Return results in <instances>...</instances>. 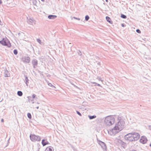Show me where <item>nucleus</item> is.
<instances>
[{
    "instance_id": "40",
    "label": "nucleus",
    "mask_w": 151,
    "mask_h": 151,
    "mask_svg": "<svg viewBox=\"0 0 151 151\" xmlns=\"http://www.w3.org/2000/svg\"><path fill=\"white\" fill-rule=\"evenodd\" d=\"M20 33H18V35H20Z\"/></svg>"
},
{
    "instance_id": "19",
    "label": "nucleus",
    "mask_w": 151,
    "mask_h": 151,
    "mask_svg": "<svg viewBox=\"0 0 151 151\" xmlns=\"http://www.w3.org/2000/svg\"><path fill=\"white\" fill-rule=\"evenodd\" d=\"M17 95L19 96H22V92L21 91H18L17 93Z\"/></svg>"
},
{
    "instance_id": "15",
    "label": "nucleus",
    "mask_w": 151,
    "mask_h": 151,
    "mask_svg": "<svg viewBox=\"0 0 151 151\" xmlns=\"http://www.w3.org/2000/svg\"><path fill=\"white\" fill-rule=\"evenodd\" d=\"M4 73V76L5 77H8L10 76V74L8 72L7 70H5Z\"/></svg>"
},
{
    "instance_id": "3",
    "label": "nucleus",
    "mask_w": 151,
    "mask_h": 151,
    "mask_svg": "<svg viewBox=\"0 0 151 151\" xmlns=\"http://www.w3.org/2000/svg\"><path fill=\"white\" fill-rule=\"evenodd\" d=\"M30 138L31 141L33 142L39 141L41 140V138L39 136L34 134H30Z\"/></svg>"
},
{
    "instance_id": "43",
    "label": "nucleus",
    "mask_w": 151,
    "mask_h": 151,
    "mask_svg": "<svg viewBox=\"0 0 151 151\" xmlns=\"http://www.w3.org/2000/svg\"><path fill=\"white\" fill-rule=\"evenodd\" d=\"M42 1H45V0H41Z\"/></svg>"
},
{
    "instance_id": "5",
    "label": "nucleus",
    "mask_w": 151,
    "mask_h": 151,
    "mask_svg": "<svg viewBox=\"0 0 151 151\" xmlns=\"http://www.w3.org/2000/svg\"><path fill=\"white\" fill-rule=\"evenodd\" d=\"M120 131H119L117 128H115V126L113 128L110 129L108 131V132L109 134H110L111 135H114L117 133L119 132Z\"/></svg>"
},
{
    "instance_id": "36",
    "label": "nucleus",
    "mask_w": 151,
    "mask_h": 151,
    "mask_svg": "<svg viewBox=\"0 0 151 151\" xmlns=\"http://www.w3.org/2000/svg\"><path fill=\"white\" fill-rule=\"evenodd\" d=\"M4 119H1V122H4Z\"/></svg>"
},
{
    "instance_id": "35",
    "label": "nucleus",
    "mask_w": 151,
    "mask_h": 151,
    "mask_svg": "<svg viewBox=\"0 0 151 151\" xmlns=\"http://www.w3.org/2000/svg\"><path fill=\"white\" fill-rule=\"evenodd\" d=\"M122 27H124V24H122Z\"/></svg>"
},
{
    "instance_id": "42",
    "label": "nucleus",
    "mask_w": 151,
    "mask_h": 151,
    "mask_svg": "<svg viewBox=\"0 0 151 151\" xmlns=\"http://www.w3.org/2000/svg\"><path fill=\"white\" fill-rule=\"evenodd\" d=\"M74 151H77L75 149V150H74Z\"/></svg>"
},
{
    "instance_id": "29",
    "label": "nucleus",
    "mask_w": 151,
    "mask_h": 151,
    "mask_svg": "<svg viewBox=\"0 0 151 151\" xmlns=\"http://www.w3.org/2000/svg\"><path fill=\"white\" fill-rule=\"evenodd\" d=\"M136 31L137 32L139 33H141V31L139 29H136Z\"/></svg>"
},
{
    "instance_id": "32",
    "label": "nucleus",
    "mask_w": 151,
    "mask_h": 151,
    "mask_svg": "<svg viewBox=\"0 0 151 151\" xmlns=\"http://www.w3.org/2000/svg\"><path fill=\"white\" fill-rule=\"evenodd\" d=\"M73 18H74V19H77L78 20H80V19L79 18H77L76 17H74Z\"/></svg>"
},
{
    "instance_id": "8",
    "label": "nucleus",
    "mask_w": 151,
    "mask_h": 151,
    "mask_svg": "<svg viewBox=\"0 0 151 151\" xmlns=\"http://www.w3.org/2000/svg\"><path fill=\"white\" fill-rule=\"evenodd\" d=\"M147 141V137L145 136H142L140 139V142L142 143L143 144L146 143Z\"/></svg>"
},
{
    "instance_id": "17",
    "label": "nucleus",
    "mask_w": 151,
    "mask_h": 151,
    "mask_svg": "<svg viewBox=\"0 0 151 151\" xmlns=\"http://www.w3.org/2000/svg\"><path fill=\"white\" fill-rule=\"evenodd\" d=\"M57 16L55 15H50L48 16V18L50 19H54L57 17Z\"/></svg>"
},
{
    "instance_id": "7",
    "label": "nucleus",
    "mask_w": 151,
    "mask_h": 151,
    "mask_svg": "<svg viewBox=\"0 0 151 151\" xmlns=\"http://www.w3.org/2000/svg\"><path fill=\"white\" fill-rule=\"evenodd\" d=\"M133 137L134 138V140L135 141L138 140L140 137V135L139 134L136 132H132Z\"/></svg>"
},
{
    "instance_id": "13",
    "label": "nucleus",
    "mask_w": 151,
    "mask_h": 151,
    "mask_svg": "<svg viewBox=\"0 0 151 151\" xmlns=\"http://www.w3.org/2000/svg\"><path fill=\"white\" fill-rule=\"evenodd\" d=\"M35 20L32 18H29L27 22L29 24H32L33 23H35Z\"/></svg>"
},
{
    "instance_id": "38",
    "label": "nucleus",
    "mask_w": 151,
    "mask_h": 151,
    "mask_svg": "<svg viewBox=\"0 0 151 151\" xmlns=\"http://www.w3.org/2000/svg\"><path fill=\"white\" fill-rule=\"evenodd\" d=\"M96 84H97V86H100V85L99 84H97V83Z\"/></svg>"
},
{
    "instance_id": "23",
    "label": "nucleus",
    "mask_w": 151,
    "mask_h": 151,
    "mask_svg": "<svg viewBox=\"0 0 151 151\" xmlns=\"http://www.w3.org/2000/svg\"><path fill=\"white\" fill-rule=\"evenodd\" d=\"M48 85L50 86L52 88H55V86H53L52 84H51V83H48Z\"/></svg>"
},
{
    "instance_id": "47",
    "label": "nucleus",
    "mask_w": 151,
    "mask_h": 151,
    "mask_svg": "<svg viewBox=\"0 0 151 151\" xmlns=\"http://www.w3.org/2000/svg\"><path fill=\"white\" fill-rule=\"evenodd\" d=\"M37 104H39V103H38V102H37Z\"/></svg>"
},
{
    "instance_id": "4",
    "label": "nucleus",
    "mask_w": 151,
    "mask_h": 151,
    "mask_svg": "<svg viewBox=\"0 0 151 151\" xmlns=\"http://www.w3.org/2000/svg\"><path fill=\"white\" fill-rule=\"evenodd\" d=\"M124 138L127 140L129 141H135L134 140V138L133 137L132 134L131 133H129L124 136Z\"/></svg>"
},
{
    "instance_id": "31",
    "label": "nucleus",
    "mask_w": 151,
    "mask_h": 151,
    "mask_svg": "<svg viewBox=\"0 0 151 151\" xmlns=\"http://www.w3.org/2000/svg\"><path fill=\"white\" fill-rule=\"evenodd\" d=\"M78 55H82V53L80 51H79L78 52Z\"/></svg>"
},
{
    "instance_id": "14",
    "label": "nucleus",
    "mask_w": 151,
    "mask_h": 151,
    "mask_svg": "<svg viewBox=\"0 0 151 151\" xmlns=\"http://www.w3.org/2000/svg\"><path fill=\"white\" fill-rule=\"evenodd\" d=\"M24 77H25V78L24 80V82H25V83H26L27 86H28V83H29V80L28 79V78L26 76L24 75Z\"/></svg>"
},
{
    "instance_id": "26",
    "label": "nucleus",
    "mask_w": 151,
    "mask_h": 151,
    "mask_svg": "<svg viewBox=\"0 0 151 151\" xmlns=\"http://www.w3.org/2000/svg\"><path fill=\"white\" fill-rule=\"evenodd\" d=\"M85 18V20L86 21H87L89 19V17L88 15H87L86 16Z\"/></svg>"
},
{
    "instance_id": "1",
    "label": "nucleus",
    "mask_w": 151,
    "mask_h": 151,
    "mask_svg": "<svg viewBox=\"0 0 151 151\" xmlns=\"http://www.w3.org/2000/svg\"><path fill=\"white\" fill-rule=\"evenodd\" d=\"M115 121V119L113 116H108L105 118L104 123L106 125L109 126L113 124Z\"/></svg>"
},
{
    "instance_id": "6",
    "label": "nucleus",
    "mask_w": 151,
    "mask_h": 151,
    "mask_svg": "<svg viewBox=\"0 0 151 151\" xmlns=\"http://www.w3.org/2000/svg\"><path fill=\"white\" fill-rule=\"evenodd\" d=\"M3 44L2 45L4 46H7L8 47H10L11 46V44L7 38H4L2 39Z\"/></svg>"
},
{
    "instance_id": "44",
    "label": "nucleus",
    "mask_w": 151,
    "mask_h": 151,
    "mask_svg": "<svg viewBox=\"0 0 151 151\" xmlns=\"http://www.w3.org/2000/svg\"><path fill=\"white\" fill-rule=\"evenodd\" d=\"M150 146L151 147V143L150 144Z\"/></svg>"
},
{
    "instance_id": "16",
    "label": "nucleus",
    "mask_w": 151,
    "mask_h": 151,
    "mask_svg": "<svg viewBox=\"0 0 151 151\" xmlns=\"http://www.w3.org/2000/svg\"><path fill=\"white\" fill-rule=\"evenodd\" d=\"M42 143L43 146H45L49 144V142L46 141L45 139H42Z\"/></svg>"
},
{
    "instance_id": "37",
    "label": "nucleus",
    "mask_w": 151,
    "mask_h": 151,
    "mask_svg": "<svg viewBox=\"0 0 151 151\" xmlns=\"http://www.w3.org/2000/svg\"><path fill=\"white\" fill-rule=\"evenodd\" d=\"M2 3V1L1 0H0V4H1Z\"/></svg>"
},
{
    "instance_id": "45",
    "label": "nucleus",
    "mask_w": 151,
    "mask_h": 151,
    "mask_svg": "<svg viewBox=\"0 0 151 151\" xmlns=\"http://www.w3.org/2000/svg\"><path fill=\"white\" fill-rule=\"evenodd\" d=\"M106 2H108V0H106Z\"/></svg>"
},
{
    "instance_id": "21",
    "label": "nucleus",
    "mask_w": 151,
    "mask_h": 151,
    "mask_svg": "<svg viewBox=\"0 0 151 151\" xmlns=\"http://www.w3.org/2000/svg\"><path fill=\"white\" fill-rule=\"evenodd\" d=\"M45 151H53L52 149L50 147H47Z\"/></svg>"
},
{
    "instance_id": "2",
    "label": "nucleus",
    "mask_w": 151,
    "mask_h": 151,
    "mask_svg": "<svg viewBox=\"0 0 151 151\" xmlns=\"http://www.w3.org/2000/svg\"><path fill=\"white\" fill-rule=\"evenodd\" d=\"M125 122L122 119H120L115 126V128H117L119 131L122 130L124 127Z\"/></svg>"
},
{
    "instance_id": "12",
    "label": "nucleus",
    "mask_w": 151,
    "mask_h": 151,
    "mask_svg": "<svg viewBox=\"0 0 151 151\" xmlns=\"http://www.w3.org/2000/svg\"><path fill=\"white\" fill-rule=\"evenodd\" d=\"M119 142L121 145V146L123 148H125L126 146V144L125 143L123 142L122 140H119Z\"/></svg>"
},
{
    "instance_id": "34",
    "label": "nucleus",
    "mask_w": 151,
    "mask_h": 151,
    "mask_svg": "<svg viewBox=\"0 0 151 151\" xmlns=\"http://www.w3.org/2000/svg\"><path fill=\"white\" fill-rule=\"evenodd\" d=\"M0 43L1 45L3 44L2 40H1L0 41Z\"/></svg>"
},
{
    "instance_id": "25",
    "label": "nucleus",
    "mask_w": 151,
    "mask_h": 151,
    "mask_svg": "<svg viewBox=\"0 0 151 151\" xmlns=\"http://www.w3.org/2000/svg\"><path fill=\"white\" fill-rule=\"evenodd\" d=\"M13 52L14 54L16 55L18 53V52L16 49H14L13 51Z\"/></svg>"
},
{
    "instance_id": "30",
    "label": "nucleus",
    "mask_w": 151,
    "mask_h": 151,
    "mask_svg": "<svg viewBox=\"0 0 151 151\" xmlns=\"http://www.w3.org/2000/svg\"><path fill=\"white\" fill-rule=\"evenodd\" d=\"M36 95L34 94L32 95V98L33 99H35L36 98Z\"/></svg>"
},
{
    "instance_id": "24",
    "label": "nucleus",
    "mask_w": 151,
    "mask_h": 151,
    "mask_svg": "<svg viewBox=\"0 0 151 151\" xmlns=\"http://www.w3.org/2000/svg\"><path fill=\"white\" fill-rule=\"evenodd\" d=\"M27 117H28L30 119L31 118H32V116H31V114L30 113H28L27 114Z\"/></svg>"
},
{
    "instance_id": "18",
    "label": "nucleus",
    "mask_w": 151,
    "mask_h": 151,
    "mask_svg": "<svg viewBox=\"0 0 151 151\" xmlns=\"http://www.w3.org/2000/svg\"><path fill=\"white\" fill-rule=\"evenodd\" d=\"M88 117L90 119H92L96 118V115L90 116L88 115Z\"/></svg>"
},
{
    "instance_id": "20",
    "label": "nucleus",
    "mask_w": 151,
    "mask_h": 151,
    "mask_svg": "<svg viewBox=\"0 0 151 151\" xmlns=\"http://www.w3.org/2000/svg\"><path fill=\"white\" fill-rule=\"evenodd\" d=\"M106 18L107 21L109 23H111V22L110 21L111 19L108 16H106Z\"/></svg>"
},
{
    "instance_id": "11",
    "label": "nucleus",
    "mask_w": 151,
    "mask_h": 151,
    "mask_svg": "<svg viewBox=\"0 0 151 151\" xmlns=\"http://www.w3.org/2000/svg\"><path fill=\"white\" fill-rule=\"evenodd\" d=\"M32 64L34 68H36V66L37 65L38 62L37 60L36 59H34L32 60Z\"/></svg>"
},
{
    "instance_id": "10",
    "label": "nucleus",
    "mask_w": 151,
    "mask_h": 151,
    "mask_svg": "<svg viewBox=\"0 0 151 151\" xmlns=\"http://www.w3.org/2000/svg\"><path fill=\"white\" fill-rule=\"evenodd\" d=\"M22 59L23 62L26 63H29L30 61V58L28 56H24Z\"/></svg>"
},
{
    "instance_id": "9",
    "label": "nucleus",
    "mask_w": 151,
    "mask_h": 151,
    "mask_svg": "<svg viewBox=\"0 0 151 151\" xmlns=\"http://www.w3.org/2000/svg\"><path fill=\"white\" fill-rule=\"evenodd\" d=\"M98 143L101 146V147L103 150H106V147L105 143L101 141H99L98 142Z\"/></svg>"
},
{
    "instance_id": "28",
    "label": "nucleus",
    "mask_w": 151,
    "mask_h": 151,
    "mask_svg": "<svg viewBox=\"0 0 151 151\" xmlns=\"http://www.w3.org/2000/svg\"><path fill=\"white\" fill-rule=\"evenodd\" d=\"M77 113L79 116H81L82 115L78 111H76Z\"/></svg>"
},
{
    "instance_id": "22",
    "label": "nucleus",
    "mask_w": 151,
    "mask_h": 151,
    "mask_svg": "<svg viewBox=\"0 0 151 151\" xmlns=\"http://www.w3.org/2000/svg\"><path fill=\"white\" fill-rule=\"evenodd\" d=\"M121 18H123V19H126L127 18V16L123 14H121Z\"/></svg>"
},
{
    "instance_id": "39",
    "label": "nucleus",
    "mask_w": 151,
    "mask_h": 151,
    "mask_svg": "<svg viewBox=\"0 0 151 151\" xmlns=\"http://www.w3.org/2000/svg\"><path fill=\"white\" fill-rule=\"evenodd\" d=\"M37 109H39V106H37L36 107Z\"/></svg>"
},
{
    "instance_id": "27",
    "label": "nucleus",
    "mask_w": 151,
    "mask_h": 151,
    "mask_svg": "<svg viewBox=\"0 0 151 151\" xmlns=\"http://www.w3.org/2000/svg\"><path fill=\"white\" fill-rule=\"evenodd\" d=\"M37 41L40 44H41V40L39 39H37Z\"/></svg>"
},
{
    "instance_id": "33",
    "label": "nucleus",
    "mask_w": 151,
    "mask_h": 151,
    "mask_svg": "<svg viewBox=\"0 0 151 151\" xmlns=\"http://www.w3.org/2000/svg\"><path fill=\"white\" fill-rule=\"evenodd\" d=\"M149 129L151 130V125H149L148 127Z\"/></svg>"
},
{
    "instance_id": "46",
    "label": "nucleus",
    "mask_w": 151,
    "mask_h": 151,
    "mask_svg": "<svg viewBox=\"0 0 151 151\" xmlns=\"http://www.w3.org/2000/svg\"><path fill=\"white\" fill-rule=\"evenodd\" d=\"M132 151H136L135 150H132Z\"/></svg>"
},
{
    "instance_id": "41",
    "label": "nucleus",
    "mask_w": 151,
    "mask_h": 151,
    "mask_svg": "<svg viewBox=\"0 0 151 151\" xmlns=\"http://www.w3.org/2000/svg\"><path fill=\"white\" fill-rule=\"evenodd\" d=\"M98 64L99 65H100V63L99 62L98 63Z\"/></svg>"
}]
</instances>
